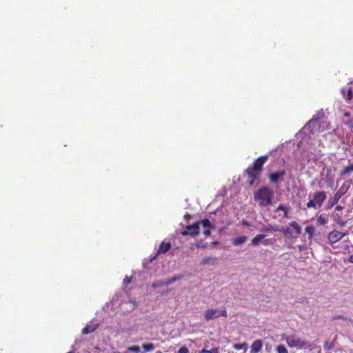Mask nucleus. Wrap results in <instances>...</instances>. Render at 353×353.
<instances>
[{
  "mask_svg": "<svg viewBox=\"0 0 353 353\" xmlns=\"http://www.w3.org/2000/svg\"><path fill=\"white\" fill-rule=\"evenodd\" d=\"M269 156L268 154L258 157L253 163L252 165L249 166L243 173V176L247 178V183L251 186L254 181L260 177L263 171L265 163L268 161Z\"/></svg>",
  "mask_w": 353,
  "mask_h": 353,
  "instance_id": "f257e3e1",
  "label": "nucleus"
},
{
  "mask_svg": "<svg viewBox=\"0 0 353 353\" xmlns=\"http://www.w3.org/2000/svg\"><path fill=\"white\" fill-rule=\"evenodd\" d=\"M274 192L269 188L264 186L259 188L254 194V201L261 208L266 207L272 203Z\"/></svg>",
  "mask_w": 353,
  "mask_h": 353,
  "instance_id": "f03ea898",
  "label": "nucleus"
},
{
  "mask_svg": "<svg viewBox=\"0 0 353 353\" xmlns=\"http://www.w3.org/2000/svg\"><path fill=\"white\" fill-rule=\"evenodd\" d=\"M281 232L288 239H296L301 233V227L296 221L289 223V227H281Z\"/></svg>",
  "mask_w": 353,
  "mask_h": 353,
  "instance_id": "7ed1b4c3",
  "label": "nucleus"
},
{
  "mask_svg": "<svg viewBox=\"0 0 353 353\" xmlns=\"http://www.w3.org/2000/svg\"><path fill=\"white\" fill-rule=\"evenodd\" d=\"M285 340L288 345L290 347H295L296 349L307 348L310 346V343L296 334H290L285 336Z\"/></svg>",
  "mask_w": 353,
  "mask_h": 353,
  "instance_id": "20e7f679",
  "label": "nucleus"
},
{
  "mask_svg": "<svg viewBox=\"0 0 353 353\" xmlns=\"http://www.w3.org/2000/svg\"><path fill=\"white\" fill-rule=\"evenodd\" d=\"M203 316L205 321H209L220 316L226 318L228 316V313L225 310H218L216 309H208L204 312Z\"/></svg>",
  "mask_w": 353,
  "mask_h": 353,
  "instance_id": "39448f33",
  "label": "nucleus"
},
{
  "mask_svg": "<svg viewBox=\"0 0 353 353\" xmlns=\"http://www.w3.org/2000/svg\"><path fill=\"white\" fill-rule=\"evenodd\" d=\"M347 234V231L342 232L337 230H333L332 231L330 232L327 234V240L329 244L333 247L334 244L341 241Z\"/></svg>",
  "mask_w": 353,
  "mask_h": 353,
  "instance_id": "423d86ee",
  "label": "nucleus"
},
{
  "mask_svg": "<svg viewBox=\"0 0 353 353\" xmlns=\"http://www.w3.org/2000/svg\"><path fill=\"white\" fill-rule=\"evenodd\" d=\"M350 188V183L347 181L343 183L338 191L334 194V196L331 199L330 202L332 206L336 205L340 199L347 192Z\"/></svg>",
  "mask_w": 353,
  "mask_h": 353,
  "instance_id": "0eeeda50",
  "label": "nucleus"
},
{
  "mask_svg": "<svg viewBox=\"0 0 353 353\" xmlns=\"http://www.w3.org/2000/svg\"><path fill=\"white\" fill-rule=\"evenodd\" d=\"M181 234L183 236H196L199 234V228L198 223H193L186 226L185 230H183Z\"/></svg>",
  "mask_w": 353,
  "mask_h": 353,
  "instance_id": "6e6552de",
  "label": "nucleus"
},
{
  "mask_svg": "<svg viewBox=\"0 0 353 353\" xmlns=\"http://www.w3.org/2000/svg\"><path fill=\"white\" fill-rule=\"evenodd\" d=\"M327 198L326 193L324 191H318L313 194V201L318 208L321 207L323 202Z\"/></svg>",
  "mask_w": 353,
  "mask_h": 353,
  "instance_id": "1a4fd4ad",
  "label": "nucleus"
},
{
  "mask_svg": "<svg viewBox=\"0 0 353 353\" xmlns=\"http://www.w3.org/2000/svg\"><path fill=\"white\" fill-rule=\"evenodd\" d=\"M286 174L285 170H281L269 174V179L272 183H277L279 180L282 179L283 177Z\"/></svg>",
  "mask_w": 353,
  "mask_h": 353,
  "instance_id": "9d476101",
  "label": "nucleus"
},
{
  "mask_svg": "<svg viewBox=\"0 0 353 353\" xmlns=\"http://www.w3.org/2000/svg\"><path fill=\"white\" fill-rule=\"evenodd\" d=\"M324 181L328 188H332L334 186V179L332 174V170L330 168L327 169Z\"/></svg>",
  "mask_w": 353,
  "mask_h": 353,
  "instance_id": "9b49d317",
  "label": "nucleus"
},
{
  "mask_svg": "<svg viewBox=\"0 0 353 353\" xmlns=\"http://www.w3.org/2000/svg\"><path fill=\"white\" fill-rule=\"evenodd\" d=\"M170 248H171L170 243H169V242L166 243L165 241H162L157 250L156 256L166 253Z\"/></svg>",
  "mask_w": 353,
  "mask_h": 353,
  "instance_id": "f8f14e48",
  "label": "nucleus"
},
{
  "mask_svg": "<svg viewBox=\"0 0 353 353\" xmlns=\"http://www.w3.org/2000/svg\"><path fill=\"white\" fill-rule=\"evenodd\" d=\"M263 347L262 341L260 339L254 341L250 347V353H258Z\"/></svg>",
  "mask_w": 353,
  "mask_h": 353,
  "instance_id": "ddd939ff",
  "label": "nucleus"
},
{
  "mask_svg": "<svg viewBox=\"0 0 353 353\" xmlns=\"http://www.w3.org/2000/svg\"><path fill=\"white\" fill-rule=\"evenodd\" d=\"M352 174H353V163L344 167L340 171V175H341V176H343V177L349 176Z\"/></svg>",
  "mask_w": 353,
  "mask_h": 353,
  "instance_id": "4468645a",
  "label": "nucleus"
},
{
  "mask_svg": "<svg viewBox=\"0 0 353 353\" xmlns=\"http://www.w3.org/2000/svg\"><path fill=\"white\" fill-rule=\"evenodd\" d=\"M341 91H342L343 97L346 100V101L347 102L350 101L353 97V94H352L351 88L344 87L342 88Z\"/></svg>",
  "mask_w": 353,
  "mask_h": 353,
  "instance_id": "2eb2a0df",
  "label": "nucleus"
},
{
  "mask_svg": "<svg viewBox=\"0 0 353 353\" xmlns=\"http://www.w3.org/2000/svg\"><path fill=\"white\" fill-rule=\"evenodd\" d=\"M265 236H266V235L264 234H257L255 237H254L252 239V241H251L252 245L254 246L259 245L261 243H262L263 239H265Z\"/></svg>",
  "mask_w": 353,
  "mask_h": 353,
  "instance_id": "dca6fc26",
  "label": "nucleus"
},
{
  "mask_svg": "<svg viewBox=\"0 0 353 353\" xmlns=\"http://www.w3.org/2000/svg\"><path fill=\"white\" fill-rule=\"evenodd\" d=\"M98 326V324L87 325L85 327L83 328L81 332L83 334H88L96 330Z\"/></svg>",
  "mask_w": 353,
  "mask_h": 353,
  "instance_id": "f3484780",
  "label": "nucleus"
},
{
  "mask_svg": "<svg viewBox=\"0 0 353 353\" xmlns=\"http://www.w3.org/2000/svg\"><path fill=\"white\" fill-rule=\"evenodd\" d=\"M217 259L215 256H206L204 257L201 261V265H214L215 262L216 261Z\"/></svg>",
  "mask_w": 353,
  "mask_h": 353,
  "instance_id": "a211bd4d",
  "label": "nucleus"
},
{
  "mask_svg": "<svg viewBox=\"0 0 353 353\" xmlns=\"http://www.w3.org/2000/svg\"><path fill=\"white\" fill-rule=\"evenodd\" d=\"M319 127V122L317 119H311L306 125L305 128L310 129L311 131H313L314 129H316Z\"/></svg>",
  "mask_w": 353,
  "mask_h": 353,
  "instance_id": "6ab92c4d",
  "label": "nucleus"
},
{
  "mask_svg": "<svg viewBox=\"0 0 353 353\" xmlns=\"http://www.w3.org/2000/svg\"><path fill=\"white\" fill-rule=\"evenodd\" d=\"M261 231H263V232L279 231V232H281V228L278 225H270H270H268L265 226L264 228H263L261 229Z\"/></svg>",
  "mask_w": 353,
  "mask_h": 353,
  "instance_id": "aec40b11",
  "label": "nucleus"
},
{
  "mask_svg": "<svg viewBox=\"0 0 353 353\" xmlns=\"http://www.w3.org/2000/svg\"><path fill=\"white\" fill-rule=\"evenodd\" d=\"M305 231L308 234V239L311 241L314 235L315 227L312 225H307L305 228Z\"/></svg>",
  "mask_w": 353,
  "mask_h": 353,
  "instance_id": "412c9836",
  "label": "nucleus"
},
{
  "mask_svg": "<svg viewBox=\"0 0 353 353\" xmlns=\"http://www.w3.org/2000/svg\"><path fill=\"white\" fill-rule=\"evenodd\" d=\"M247 240V236H239L232 239V244L235 246L240 245L245 243Z\"/></svg>",
  "mask_w": 353,
  "mask_h": 353,
  "instance_id": "4be33fe9",
  "label": "nucleus"
},
{
  "mask_svg": "<svg viewBox=\"0 0 353 353\" xmlns=\"http://www.w3.org/2000/svg\"><path fill=\"white\" fill-rule=\"evenodd\" d=\"M154 348H155V345L153 343H145V344L142 345L141 349L143 350H141V351H142V353H145L148 352L153 351L154 350Z\"/></svg>",
  "mask_w": 353,
  "mask_h": 353,
  "instance_id": "5701e85b",
  "label": "nucleus"
},
{
  "mask_svg": "<svg viewBox=\"0 0 353 353\" xmlns=\"http://www.w3.org/2000/svg\"><path fill=\"white\" fill-rule=\"evenodd\" d=\"M288 210L289 208L287 207V205L283 204H280L278 208L276 210V212L278 211H282L283 212V218H288Z\"/></svg>",
  "mask_w": 353,
  "mask_h": 353,
  "instance_id": "b1692460",
  "label": "nucleus"
},
{
  "mask_svg": "<svg viewBox=\"0 0 353 353\" xmlns=\"http://www.w3.org/2000/svg\"><path fill=\"white\" fill-rule=\"evenodd\" d=\"M334 221L336 222V223L340 227H344L347 223V222L345 221H343V219H342V216L339 214L336 213L334 215Z\"/></svg>",
  "mask_w": 353,
  "mask_h": 353,
  "instance_id": "393cba45",
  "label": "nucleus"
},
{
  "mask_svg": "<svg viewBox=\"0 0 353 353\" xmlns=\"http://www.w3.org/2000/svg\"><path fill=\"white\" fill-rule=\"evenodd\" d=\"M196 223L199 224V228H200V225H201L204 228H212V225L211 224L210 221L208 219H205L203 220H201L198 222H196Z\"/></svg>",
  "mask_w": 353,
  "mask_h": 353,
  "instance_id": "a878e982",
  "label": "nucleus"
},
{
  "mask_svg": "<svg viewBox=\"0 0 353 353\" xmlns=\"http://www.w3.org/2000/svg\"><path fill=\"white\" fill-rule=\"evenodd\" d=\"M328 217L327 215L321 214L318 218H317V223L319 225H325L328 222Z\"/></svg>",
  "mask_w": 353,
  "mask_h": 353,
  "instance_id": "bb28decb",
  "label": "nucleus"
},
{
  "mask_svg": "<svg viewBox=\"0 0 353 353\" xmlns=\"http://www.w3.org/2000/svg\"><path fill=\"white\" fill-rule=\"evenodd\" d=\"M233 348L236 350H244L246 351L248 349V344L245 342L239 344L236 343L233 345Z\"/></svg>",
  "mask_w": 353,
  "mask_h": 353,
  "instance_id": "cd10ccee",
  "label": "nucleus"
},
{
  "mask_svg": "<svg viewBox=\"0 0 353 353\" xmlns=\"http://www.w3.org/2000/svg\"><path fill=\"white\" fill-rule=\"evenodd\" d=\"M127 350L132 353H142L141 347L138 345L130 346L127 348Z\"/></svg>",
  "mask_w": 353,
  "mask_h": 353,
  "instance_id": "c85d7f7f",
  "label": "nucleus"
},
{
  "mask_svg": "<svg viewBox=\"0 0 353 353\" xmlns=\"http://www.w3.org/2000/svg\"><path fill=\"white\" fill-rule=\"evenodd\" d=\"M179 279V277L175 276L172 279H168L162 283V285H164L165 286H168L169 285H171L174 283H175L176 281Z\"/></svg>",
  "mask_w": 353,
  "mask_h": 353,
  "instance_id": "c756f323",
  "label": "nucleus"
},
{
  "mask_svg": "<svg viewBox=\"0 0 353 353\" xmlns=\"http://www.w3.org/2000/svg\"><path fill=\"white\" fill-rule=\"evenodd\" d=\"M276 350L277 353H288L287 348L283 345H277Z\"/></svg>",
  "mask_w": 353,
  "mask_h": 353,
  "instance_id": "7c9ffc66",
  "label": "nucleus"
},
{
  "mask_svg": "<svg viewBox=\"0 0 353 353\" xmlns=\"http://www.w3.org/2000/svg\"><path fill=\"white\" fill-rule=\"evenodd\" d=\"M274 243V239H263V241H262V243L265 245H272Z\"/></svg>",
  "mask_w": 353,
  "mask_h": 353,
  "instance_id": "2f4dec72",
  "label": "nucleus"
},
{
  "mask_svg": "<svg viewBox=\"0 0 353 353\" xmlns=\"http://www.w3.org/2000/svg\"><path fill=\"white\" fill-rule=\"evenodd\" d=\"M306 207L307 208H317L318 207L316 206V205L315 204L314 201H313V199H311L307 203H306Z\"/></svg>",
  "mask_w": 353,
  "mask_h": 353,
  "instance_id": "473e14b6",
  "label": "nucleus"
},
{
  "mask_svg": "<svg viewBox=\"0 0 353 353\" xmlns=\"http://www.w3.org/2000/svg\"><path fill=\"white\" fill-rule=\"evenodd\" d=\"M298 248H299V250L301 252V251L307 250L308 248V246L307 244L304 243V244L299 245Z\"/></svg>",
  "mask_w": 353,
  "mask_h": 353,
  "instance_id": "72a5a7b5",
  "label": "nucleus"
},
{
  "mask_svg": "<svg viewBox=\"0 0 353 353\" xmlns=\"http://www.w3.org/2000/svg\"><path fill=\"white\" fill-rule=\"evenodd\" d=\"M178 353H189V350L188 347L183 346L179 350Z\"/></svg>",
  "mask_w": 353,
  "mask_h": 353,
  "instance_id": "f704fd0d",
  "label": "nucleus"
},
{
  "mask_svg": "<svg viewBox=\"0 0 353 353\" xmlns=\"http://www.w3.org/2000/svg\"><path fill=\"white\" fill-rule=\"evenodd\" d=\"M163 281H161V282H157V283H152V287L154 288V289H156L159 287H161V286H165L164 285H162V283Z\"/></svg>",
  "mask_w": 353,
  "mask_h": 353,
  "instance_id": "c9c22d12",
  "label": "nucleus"
},
{
  "mask_svg": "<svg viewBox=\"0 0 353 353\" xmlns=\"http://www.w3.org/2000/svg\"><path fill=\"white\" fill-rule=\"evenodd\" d=\"M132 282V278L130 276H126L123 279V283L128 285Z\"/></svg>",
  "mask_w": 353,
  "mask_h": 353,
  "instance_id": "e433bc0d",
  "label": "nucleus"
},
{
  "mask_svg": "<svg viewBox=\"0 0 353 353\" xmlns=\"http://www.w3.org/2000/svg\"><path fill=\"white\" fill-rule=\"evenodd\" d=\"M194 245L196 248H204L206 246V243H204L203 242H199V243H195Z\"/></svg>",
  "mask_w": 353,
  "mask_h": 353,
  "instance_id": "4c0bfd02",
  "label": "nucleus"
},
{
  "mask_svg": "<svg viewBox=\"0 0 353 353\" xmlns=\"http://www.w3.org/2000/svg\"><path fill=\"white\" fill-rule=\"evenodd\" d=\"M208 353H219V347H214L211 350H208Z\"/></svg>",
  "mask_w": 353,
  "mask_h": 353,
  "instance_id": "58836bf2",
  "label": "nucleus"
},
{
  "mask_svg": "<svg viewBox=\"0 0 353 353\" xmlns=\"http://www.w3.org/2000/svg\"><path fill=\"white\" fill-rule=\"evenodd\" d=\"M212 228H204V231H203V234L205 235V236H210V234H211V232H210V229Z\"/></svg>",
  "mask_w": 353,
  "mask_h": 353,
  "instance_id": "ea45409f",
  "label": "nucleus"
},
{
  "mask_svg": "<svg viewBox=\"0 0 353 353\" xmlns=\"http://www.w3.org/2000/svg\"><path fill=\"white\" fill-rule=\"evenodd\" d=\"M242 225H245V226H250V225L249 222L248 221H245V220H243Z\"/></svg>",
  "mask_w": 353,
  "mask_h": 353,
  "instance_id": "a19ab883",
  "label": "nucleus"
},
{
  "mask_svg": "<svg viewBox=\"0 0 353 353\" xmlns=\"http://www.w3.org/2000/svg\"><path fill=\"white\" fill-rule=\"evenodd\" d=\"M343 209V207L341 206V205H337L336 206L335 208V210H337V211H340V210H342Z\"/></svg>",
  "mask_w": 353,
  "mask_h": 353,
  "instance_id": "79ce46f5",
  "label": "nucleus"
},
{
  "mask_svg": "<svg viewBox=\"0 0 353 353\" xmlns=\"http://www.w3.org/2000/svg\"><path fill=\"white\" fill-rule=\"evenodd\" d=\"M208 350H207L205 347L203 348L201 350V351L200 352V353H208Z\"/></svg>",
  "mask_w": 353,
  "mask_h": 353,
  "instance_id": "37998d69",
  "label": "nucleus"
},
{
  "mask_svg": "<svg viewBox=\"0 0 353 353\" xmlns=\"http://www.w3.org/2000/svg\"><path fill=\"white\" fill-rule=\"evenodd\" d=\"M351 114L349 112H346L344 113V117H350Z\"/></svg>",
  "mask_w": 353,
  "mask_h": 353,
  "instance_id": "c03bdc74",
  "label": "nucleus"
},
{
  "mask_svg": "<svg viewBox=\"0 0 353 353\" xmlns=\"http://www.w3.org/2000/svg\"><path fill=\"white\" fill-rule=\"evenodd\" d=\"M349 261L353 263V255H350V256Z\"/></svg>",
  "mask_w": 353,
  "mask_h": 353,
  "instance_id": "a18cd8bd",
  "label": "nucleus"
},
{
  "mask_svg": "<svg viewBox=\"0 0 353 353\" xmlns=\"http://www.w3.org/2000/svg\"><path fill=\"white\" fill-rule=\"evenodd\" d=\"M188 216H190V215H185V217L186 219H188Z\"/></svg>",
  "mask_w": 353,
  "mask_h": 353,
  "instance_id": "49530a36",
  "label": "nucleus"
},
{
  "mask_svg": "<svg viewBox=\"0 0 353 353\" xmlns=\"http://www.w3.org/2000/svg\"><path fill=\"white\" fill-rule=\"evenodd\" d=\"M188 216H190V215H185V217L186 219H188Z\"/></svg>",
  "mask_w": 353,
  "mask_h": 353,
  "instance_id": "de8ad7c7",
  "label": "nucleus"
},
{
  "mask_svg": "<svg viewBox=\"0 0 353 353\" xmlns=\"http://www.w3.org/2000/svg\"><path fill=\"white\" fill-rule=\"evenodd\" d=\"M67 353H74V352L73 351H70V352H68Z\"/></svg>",
  "mask_w": 353,
  "mask_h": 353,
  "instance_id": "09e8293b",
  "label": "nucleus"
}]
</instances>
